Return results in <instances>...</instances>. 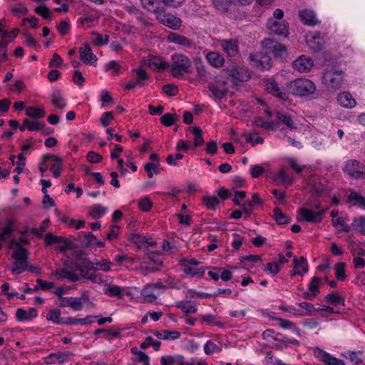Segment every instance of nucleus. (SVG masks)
<instances>
[{"label": "nucleus", "instance_id": "nucleus-1", "mask_svg": "<svg viewBox=\"0 0 365 365\" xmlns=\"http://www.w3.org/2000/svg\"><path fill=\"white\" fill-rule=\"evenodd\" d=\"M344 81V75L342 70L331 68L323 73L322 83L326 88L331 92L341 88Z\"/></svg>", "mask_w": 365, "mask_h": 365}, {"label": "nucleus", "instance_id": "nucleus-2", "mask_svg": "<svg viewBox=\"0 0 365 365\" xmlns=\"http://www.w3.org/2000/svg\"><path fill=\"white\" fill-rule=\"evenodd\" d=\"M288 92L292 95L304 96L312 94L316 90L314 83L307 78H297L287 85Z\"/></svg>", "mask_w": 365, "mask_h": 365}, {"label": "nucleus", "instance_id": "nucleus-3", "mask_svg": "<svg viewBox=\"0 0 365 365\" xmlns=\"http://www.w3.org/2000/svg\"><path fill=\"white\" fill-rule=\"evenodd\" d=\"M192 62L182 53H175L172 56L171 71L174 78H181L184 73L190 72Z\"/></svg>", "mask_w": 365, "mask_h": 365}, {"label": "nucleus", "instance_id": "nucleus-4", "mask_svg": "<svg viewBox=\"0 0 365 365\" xmlns=\"http://www.w3.org/2000/svg\"><path fill=\"white\" fill-rule=\"evenodd\" d=\"M249 58L252 65L260 70L263 71L272 67V58L268 54V51L250 53Z\"/></svg>", "mask_w": 365, "mask_h": 365}, {"label": "nucleus", "instance_id": "nucleus-5", "mask_svg": "<svg viewBox=\"0 0 365 365\" xmlns=\"http://www.w3.org/2000/svg\"><path fill=\"white\" fill-rule=\"evenodd\" d=\"M262 48H266L275 57H284L287 55L286 46L273 38H267L261 42Z\"/></svg>", "mask_w": 365, "mask_h": 365}, {"label": "nucleus", "instance_id": "nucleus-6", "mask_svg": "<svg viewBox=\"0 0 365 365\" xmlns=\"http://www.w3.org/2000/svg\"><path fill=\"white\" fill-rule=\"evenodd\" d=\"M228 77L230 78L232 84L235 86L240 83L247 81L250 78V75L245 68L233 65L231 68L227 70Z\"/></svg>", "mask_w": 365, "mask_h": 365}, {"label": "nucleus", "instance_id": "nucleus-7", "mask_svg": "<svg viewBox=\"0 0 365 365\" xmlns=\"http://www.w3.org/2000/svg\"><path fill=\"white\" fill-rule=\"evenodd\" d=\"M156 19L160 24L173 30H178L182 25L181 19L170 14H166L165 7L158 14Z\"/></svg>", "mask_w": 365, "mask_h": 365}, {"label": "nucleus", "instance_id": "nucleus-8", "mask_svg": "<svg viewBox=\"0 0 365 365\" xmlns=\"http://www.w3.org/2000/svg\"><path fill=\"white\" fill-rule=\"evenodd\" d=\"M267 28L277 36H282L285 38L289 35V24L287 21H277L274 19H269L267 23Z\"/></svg>", "mask_w": 365, "mask_h": 365}, {"label": "nucleus", "instance_id": "nucleus-9", "mask_svg": "<svg viewBox=\"0 0 365 365\" xmlns=\"http://www.w3.org/2000/svg\"><path fill=\"white\" fill-rule=\"evenodd\" d=\"M325 212L326 210L314 212L309 209L302 207L298 210V214L301 216L298 217V221L304 220L312 223L320 222L322 220V215Z\"/></svg>", "mask_w": 365, "mask_h": 365}, {"label": "nucleus", "instance_id": "nucleus-10", "mask_svg": "<svg viewBox=\"0 0 365 365\" xmlns=\"http://www.w3.org/2000/svg\"><path fill=\"white\" fill-rule=\"evenodd\" d=\"M145 63L153 70L159 71H164L170 67L169 63L165 62L160 56L149 55L145 60Z\"/></svg>", "mask_w": 365, "mask_h": 365}, {"label": "nucleus", "instance_id": "nucleus-11", "mask_svg": "<svg viewBox=\"0 0 365 365\" xmlns=\"http://www.w3.org/2000/svg\"><path fill=\"white\" fill-rule=\"evenodd\" d=\"M81 61L86 64L93 65L97 61V57L93 53L91 48L88 42L84 43L83 47L79 48Z\"/></svg>", "mask_w": 365, "mask_h": 365}, {"label": "nucleus", "instance_id": "nucleus-12", "mask_svg": "<svg viewBox=\"0 0 365 365\" xmlns=\"http://www.w3.org/2000/svg\"><path fill=\"white\" fill-rule=\"evenodd\" d=\"M359 163L357 160H349L344 168V171L351 177L360 178L363 177L364 173L359 170Z\"/></svg>", "mask_w": 365, "mask_h": 365}, {"label": "nucleus", "instance_id": "nucleus-13", "mask_svg": "<svg viewBox=\"0 0 365 365\" xmlns=\"http://www.w3.org/2000/svg\"><path fill=\"white\" fill-rule=\"evenodd\" d=\"M293 66L300 72L309 71L313 66V61L312 58H305L304 56H302L293 62Z\"/></svg>", "mask_w": 365, "mask_h": 365}, {"label": "nucleus", "instance_id": "nucleus-14", "mask_svg": "<svg viewBox=\"0 0 365 365\" xmlns=\"http://www.w3.org/2000/svg\"><path fill=\"white\" fill-rule=\"evenodd\" d=\"M71 356H73V354L69 351L52 353L46 358V363L51 364L58 361L60 364H63L68 361Z\"/></svg>", "mask_w": 365, "mask_h": 365}, {"label": "nucleus", "instance_id": "nucleus-15", "mask_svg": "<svg viewBox=\"0 0 365 365\" xmlns=\"http://www.w3.org/2000/svg\"><path fill=\"white\" fill-rule=\"evenodd\" d=\"M337 101L340 106L346 108H351L355 106L356 101L349 92H341L338 95Z\"/></svg>", "mask_w": 365, "mask_h": 365}, {"label": "nucleus", "instance_id": "nucleus-16", "mask_svg": "<svg viewBox=\"0 0 365 365\" xmlns=\"http://www.w3.org/2000/svg\"><path fill=\"white\" fill-rule=\"evenodd\" d=\"M267 90L269 93L278 97L283 101L288 99V95L286 93L281 91L277 83L274 81L268 82L267 84Z\"/></svg>", "mask_w": 365, "mask_h": 365}, {"label": "nucleus", "instance_id": "nucleus-17", "mask_svg": "<svg viewBox=\"0 0 365 365\" xmlns=\"http://www.w3.org/2000/svg\"><path fill=\"white\" fill-rule=\"evenodd\" d=\"M141 4L144 9L156 14V16L165 7L160 5V0H141Z\"/></svg>", "mask_w": 365, "mask_h": 365}, {"label": "nucleus", "instance_id": "nucleus-18", "mask_svg": "<svg viewBox=\"0 0 365 365\" xmlns=\"http://www.w3.org/2000/svg\"><path fill=\"white\" fill-rule=\"evenodd\" d=\"M299 17L301 21L307 25L314 26L318 22L316 15L314 11L304 10L299 12Z\"/></svg>", "mask_w": 365, "mask_h": 365}, {"label": "nucleus", "instance_id": "nucleus-19", "mask_svg": "<svg viewBox=\"0 0 365 365\" xmlns=\"http://www.w3.org/2000/svg\"><path fill=\"white\" fill-rule=\"evenodd\" d=\"M221 46L230 56H234L238 53L237 41L235 40H224L221 42Z\"/></svg>", "mask_w": 365, "mask_h": 365}, {"label": "nucleus", "instance_id": "nucleus-20", "mask_svg": "<svg viewBox=\"0 0 365 365\" xmlns=\"http://www.w3.org/2000/svg\"><path fill=\"white\" fill-rule=\"evenodd\" d=\"M206 58L210 64L215 68L221 67L225 62L223 56L217 52H209Z\"/></svg>", "mask_w": 365, "mask_h": 365}, {"label": "nucleus", "instance_id": "nucleus-21", "mask_svg": "<svg viewBox=\"0 0 365 365\" xmlns=\"http://www.w3.org/2000/svg\"><path fill=\"white\" fill-rule=\"evenodd\" d=\"M273 212L274 215L272 217L277 225H287L291 221V219L285 214H284L278 207H275L273 210Z\"/></svg>", "mask_w": 365, "mask_h": 365}, {"label": "nucleus", "instance_id": "nucleus-22", "mask_svg": "<svg viewBox=\"0 0 365 365\" xmlns=\"http://www.w3.org/2000/svg\"><path fill=\"white\" fill-rule=\"evenodd\" d=\"M202 200L206 208L210 210H215L220 202L216 196L205 195L202 197Z\"/></svg>", "mask_w": 365, "mask_h": 365}, {"label": "nucleus", "instance_id": "nucleus-23", "mask_svg": "<svg viewBox=\"0 0 365 365\" xmlns=\"http://www.w3.org/2000/svg\"><path fill=\"white\" fill-rule=\"evenodd\" d=\"M207 88L212 95L218 99H222L225 97L228 92L227 88H223V86L219 87L218 85H214V83H210Z\"/></svg>", "mask_w": 365, "mask_h": 365}, {"label": "nucleus", "instance_id": "nucleus-24", "mask_svg": "<svg viewBox=\"0 0 365 365\" xmlns=\"http://www.w3.org/2000/svg\"><path fill=\"white\" fill-rule=\"evenodd\" d=\"M154 335L158 337V339H177L180 338V333L176 331H169V330H164L163 332L160 331H155L154 332Z\"/></svg>", "mask_w": 365, "mask_h": 365}, {"label": "nucleus", "instance_id": "nucleus-25", "mask_svg": "<svg viewBox=\"0 0 365 365\" xmlns=\"http://www.w3.org/2000/svg\"><path fill=\"white\" fill-rule=\"evenodd\" d=\"M78 238L81 242V246L85 247H88L94 244V241L96 240L95 235L91 232L81 233L78 235Z\"/></svg>", "mask_w": 365, "mask_h": 365}, {"label": "nucleus", "instance_id": "nucleus-26", "mask_svg": "<svg viewBox=\"0 0 365 365\" xmlns=\"http://www.w3.org/2000/svg\"><path fill=\"white\" fill-rule=\"evenodd\" d=\"M46 319L57 324H66L67 323L66 319L61 318V310L58 309L51 310L46 315Z\"/></svg>", "mask_w": 365, "mask_h": 365}, {"label": "nucleus", "instance_id": "nucleus-27", "mask_svg": "<svg viewBox=\"0 0 365 365\" xmlns=\"http://www.w3.org/2000/svg\"><path fill=\"white\" fill-rule=\"evenodd\" d=\"M276 117L282 124L285 125L289 129L294 130L297 128L290 115L278 111L276 113Z\"/></svg>", "mask_w": 365, "mask_h": 365}, {"label": "nucleus", "instance_id": "nucleus-28", "mask_svg": "<svg viewBox=\"0 0 365 365\" xmlns=\"http://www.w3.org/2000/svg\"><path fill=\"white\" fill-rule=\"evenodd\" d=\"M132 73H135L137 75V78L135 80L136 83L140 86H144L145 81L148 80V75L145 71L141 68H133L131 71Z\"/></svg>", "mask_w": 365, "mask_h": 365}, {"label": "nucleus", "instance_id": "nucleus-29", "mask_svg": "<svg viewBox=\"0 0 365 365\" xmlns=\"http://www.w3.org/2000/svg\"><path fill=\"white\" fill-rule=\"evenodd\" d=\"M26 115L34 119H38L43 118L46 113L43 108L30 106L26 108Z\"/></svg>", "mask_w": 365, "mask_h": 365}, {"label": "nucleus", "instance_id": "nucleus-30", "mask_svg": "<svg viewBox=\"0 0 365 365\" xmlns=\"http://www.w3.org/2000/svg\"><path fill=\"white\" fill-rule=\"evenodd\" d=\"M169 39L177 44L185 46L190 47L191 46L190 41L185 36L175 34L171 33L169 35Z\"/></svg>", "mask_w": 365, "mask_h": 365}, {"label": "nucleus", "instance_id": "nucleus-31", "mask_svg": "<svg viewBox=\"0 0 365 365\" xmlns=\"http://www.w3.org/2000/svg\"><path fill=\"white\" fill-rule=\"evenodd\" d=\"M154 289L150 284H147L142 290V295L146 302H155L158 297L154 294Z\"/></svg>", "mask_w": 365, "mask_h": 365}, {"label": "nucleus", "instance_id": "nucleus-32", "mask_svg": "<svg viewBox=\"0 0 365 365\" xmlns=\"http://www.w3.org/2000/svg\"><path fill=\"white\" fill-rule=\"evenodd\" d=\"M97 316H87L83 319H76L74 317H68L66 319V324H82L86 325L93 322V319L97 318Z\"/></svg>", "mask_w": 365, "mask_h": 365}, {"label": "nucleus", "instance_id": "nucleus-33", "mask_svg": "<svg viewBox=\"0 0 365 365\" xmlns=\"http://www.w3.org/2000/svg\"><path fill=\"white\" fill-rule=\"evenodd\" d=\"M52 104L58 109H63L66 106L65 100L59 91H54L52 94Z\"/></svg>", "mask_w": 365, "mask_h": 365}, {"label": "nucleus", "instance_id": "nucleus-34", "mask_svg": "<svg viewBox=\"0 0 365 365\" xmlns=\"http://www.w3.org/2000/svg\"><path fill=\"white\" fill-rule=\"evenodd\" d=\"M189 130L194 134L195 138L193 140L194 145L195 147H200L205 143L204 138L202 136V131L199 127L190 128Z\"/></svg>", "mask_w": 365, "mask_h": 365}, {"label": "nucleus", "instance_id": "nucleus-35", "mask_svg": "<svg viewBox=\"0 0 365 365\" xmlns=\"http://www.w3.org/2000/svg\"><path fill=\"white\" fill-rule=\"evenodd\" d=\"M107 209L101 205H94L91 207L89 214L93 219L101 218L106 212Z\"/></svg>", "mask_w": 365, "mask_h": 365}, {"label": "nucleus", "instance_id": "nucleus-36", "mask_svg": "<svg viewBox=\"0 0 365 365\" xmlns=\"http://www.w3.org/2000/svg\"><path fill=\"white\" fill-rule=\"evenodd\" d=\"M144 169L148 176L150 178H152L153 177V174H159L160 170L163 168H160L158 165H155L153 163H148L144 165Z\"/></svg>", "mask_w": 365, "mask_h": 365}, {"label": "nucleus", "instance_id": "nucleus-37", "mask_svg": "<svg viewBox=\"0 0 365 365\" xmlns=\"http://www.w3.org/2000/svg\"><path fill=\"white\" fill-rule=\"evenodd\" d=\"M34 11L46 20H51L53 16L52 11L46 6H38Z\"/></svg>", "mask_w": 365, "mask_h": 365}, {"label": "nucleus", "instance_id": "nucleus-38", "mask_svg": "<svg viewBox=\"0 0 365 365\" xmlns=\"http://www.w3.org/2000/svg\"><path fill=\"white\" fill-rule=\"evenodd\" d=\"M299 267L302 268L303 273L308 272L309 268L306 258L304 257H300L299 258L294 257L293 259V267L294 269H298Z\"/></svg>", "mask_w": 365, "mask_h": 365}, {"label": "nucleus", "instance_id": "nucleus-39", "mask_svg": "<svg viewBox=\"0 0 365 365\" xmlns=\"http://www.w3.org/2000/svg\"><path fill=\"white\" fill-rule=\"evenodd\" d=\"M274 180L280 182L284 185H289L292 184L294 179L292 177L287 175L284 169H281L277 176L274 178Z\"/></svg>", "mask_w": 365, "mask_h": 365}, {"label": "nucleus", "instance_id": "nucleus-40", "mask_svg": "<svg viewBox=\"0 0 365 365\" xmlns=\"http://www.w3.org/2000/svg\"><path fill=\"white\" fill-rule=\"evenodd\" d=\"M178 120L177 115H173L170 113H165L160 118V122L165 126H171Z\"/></svg>", "mask_w": 365, "mask_h": 365}, {"label": "nucleus", "instance_id": "nucleus-41", "mask_svg": "<svg viewBox=\"0 0 365 365\" xmlns=\"http://www.w3.org/2000/svg\"><path fill=\"white\" fill-rule=\"evenodd\" d=\"M332 225L342 232H349L351 230V227L345 223L344 218L341 217L332 220Z\"/></svg>", "mask_w": 365, "mask_h": 365}, {"label": "nucleus", "instance_id": "nucleus-42", "mask_svg": "<svg viewBox=\"0 0 365 365\" xmlns=\"http://www.w3.org/2000/svg\"><path fill=\"white\" fill-rule=\"evenodd\" d=\"M326 299L329 303L334 306L344 304V299L337 293L329 294L326 297Z\"/></svg>", "mask_w": 365, "mask_h": 365}, {"label": "nucleus", "instance_id": "nucleus-43", "mask_svg": "<svg viewBox=\"0 0 365 365\" xmlns=\"http://www.w3.org/2000/svg\"><path fill=\"white\" fill-rule=\"evenodd\" d=\"M14 267L11 269V272L20 274L28 268V259L16 260L14 262Z\"/></svg>", "mask_w": 365, "mask_h": 365}, {"label": "nucleus", "instance_id": "nucleus-44", "mask_svg": "<svg viewBox=\"0 0 365 365\" xmlns=\"http://www.w3.org/2000/svg\"><path fill=\"white\" fill-rule=\"evenodd\" d=\"M349 202L355 201L354 205H358L361 207H365V198L357 192H351L348 196Z\"/></svg>", "mask_w": 365, "mask_h": 365}, {"label": "nucleus", "instance_id": "nucleus-45", "mask_svg": "<svg viewBox=\"0 0 365 365\" xmlns=\"http://www.w3.org/2000/svg\"><path fill=\"white\" fill-rule=\"evenodd\" d=\"M104 292L110 297H117L119 299L123 296L121 288L117 285L109 286Z\"/></svg>", "mask_w": 365, "mask_h": 365}, {"label": "nucleus", "instance_id": "nucleus-46", "mask_svg": "<svg viewBox=\"0 0 365 365\" xmlns=\"http://www.w3.org/2000/svg\"><path fill=\"white\" fill-rule=\"evenodd\" d=\"M345 263L344 262H338L335 265V276L336 278L339 281H343L346 279L345 274Z\"/></svg>", "mask_w": 365, "mask_h": 365}, {"label": "nucleus", "instance_id": "nucleus-47", "mask_svg": "<svg viewBox=\"0 0 365 365\" xmlns=\"http://www.w3.org/2000/svg\"><path fill=\"white\" fill-rule=\"evenodd\" d=\"M351 227L354 230L359 232L361 234H365V217H360L359 219L354 220Z\"/></svg>", "mask_w": 365, "mask_h": 365}, {"label": "nucleus", "instance_id": "nucleus-48", "mask_svg": "<svg viewBox=\"0 0 365 365\" xmlns=\"http://www.w3.org/2000/svg\"><path fill=\"white\" fill-rule=\"evenodd\" d=\"M29 252L26 248L22 246L20 248L16 249V251L11 254L12 258L16 260L28 259Z\"/></svg>", "mask_w": 365, "mask_h": 365}, {"label": "nucleus", "instance_id": "nucleus-49", "mask_svg": "<svg viewBox=\"0 0 365 365\" xmlns=\"http://www.w3.org/2000/svg\"><path fill=\"white\" fill-rule=\"evenodd\" d=\"M233 0H213V4L217 9L222 11H227L229 6Z\"/></svg>", "mask_w": 365, "mask_h": 365}, {"label": "nucleus", "instance_id": "nucleus-50", "mask_svg": "<svg viewBox=\"0 0 365 365\" xmlns=\"http://www.w3.org/2000/svg\"><path fill=\"white\" fill-rule=\"evenodd\" d=\"M220 351L221 347L210 340L207 341L204 346V351L207 355H210L214 352H219Z\"/></svg>", "mask_w": 365, "mask_h": 365}, {"label": "nucleus", "instance_id": "nucleus-51", "mask_svg": "<svg viewBox=\"0 0 365 365\" xmlns=\"http://www.w3.org/2000/svg\"><path fill=\"white\" fill-rule=\"evenodd\" d=\"M86 255V252L82 250L76 252L75 254L76 261L85 265L86 267H87L89 265H93L94 263L91 262L88 258L84 257Z\"/></svg>", "mask_w": 365, "mask_h": 365}, {"label": "nucleus", "instance_id": "nucleus-52", "mask_svg": "<svg viewBox=\"0 0 365 365\" xmlns=\"http://www.w3.org/2000/svg\"><path fill=\"white\" fill-rule=\"evenodd\" d=\"M254 123L257 126L265 128L267 130H274L277 125L275 123L264 122L262 120V118L260 117H258L257 119H255Z\"/></svg>", "mask_w": 365, "mask_h": 365}, {"label": "nucleus", "instance_id": "nucleus-53", "mask_svg": "<svg viewBox=\"0 0 365 365\" xmlns=\"http://www.w3.org/2000/svg\"><path fill=\"white\" fill-rule=\"evenodd\" d=\"M163 91L168 96H174L178 92V87L175 84H165L163 86Z\"/></svg>", "mask_w": 365, "mask_h": 365}, {"label": "nucleus", "instance_id": "nucleus-54", "mask_svg": "<svg viewBox=\"0 0 365 365\" xmlns=\"http://www.w3.org/2000/svg\"><path fill=\"white\" fill-rule=\"evenodd\" d=\"M321 283V279L319 277H314L312 278V280L309 284V291L315 294L317 296L319 293V284Z\"/></svg>", "mask_w": 365, "mask_h": 365}, {"label": "nucleus", "instance_id": "nucleus-55", "mask_svg": "<svg viewBox=\"0 0 365 365\" xmlns=\"http://www.w3.org/2000/svg\"><path fill=\"white\" fill-rule=\"evenodd\" d=\"M49 222H50V220L48 218H47L43 222V225L41 226H40V227L38 229L32 228L30 230V231L33 234H34L36 236H37L38 237H42V236H43L42 233L46 230L47 226Z\"/></svg>", "mask_w": 365, "mask_h": 365}, {"label": "nucleus", "instance_id": "nucleus-56", "mask_svg": "<svg viewBox=\"0 0 365 365\" xmlns=\"http://www.w3.org/2000/svg\"><path fill=\"white\" fill-rule=\"evenodd\" d=\"M146 341L148 342V344H145V342H143L140 344V348L145 349L148 348L149 346H153L155 350L158 351L160 348L161 343L160 341H154L153 339L151 336H148L146 338Z\"/></svg>", "mask_w": 365, "mask_h": 365}, {"label": "nucleus", "instance_id": "nucleus-57", "mask_svg": "<svg viewBox=\"0 0 365 365\" xmlns=\"http://www.w3.org/2000/svg\"><path fill=\"white\" fill-rule=\"evenodd\" d=\"M93 35L96 36V39L94 40V43L97 46H103L106 45L108 43L109 37L108 35L103 36L98 33H93Z\"/></svg>", "mask_w": 365, "mask_h": 365}, {"label": "nucleus", "instance_id": "nucleus-58", "mask_svg": "<svg viewBox=\"0 0 365 365\" xmlns=\"http://www.w3.org/2000/svg\"><path fill=\"white\" fill-rule=\"evenodd\" d=\"M153 203L148 197H144L138 202L140 209L144 212L149 211L152 207Z\"/></svg>", "mask_w": 365, "mask_h": 365}, {"label": "nucleus", "instance_id": "nucleus-59", "mask_svg": "<svg viewBox=\"0 0 365 365\" xmlns=\"http://www.w3.org/2000/svg\"><path fill=\"white\" fill-rule=\"evenodd\" d=\"M160 252L157 251V252H151V251H148L147 253H146V255H147V258L150 260L152 262H153L156 265H162L163 264V262L162 261H160L158 259V256L160 255Z\"/></svg>", "mask_w": 365, "mask_h": 365}, {"label": "nucleus", "instance_id": "nucleus-60", "mask_svg": "<svg viewBox=\"0 0 365 365\" xmlns=\"http://www.w3.org/2000/svg\"><path fill=\"white\" fill-rule=\"evenodd\" d=\"M87 160L91 163H98L102 161L103 157L93 151H89L87 154Z\"/></svg>", "mask_w": 365, "mask_h": 365}, {"label": "nucleus", "instance_id": "nucleus-61", "mask_svg": "<svg viewBox=\"0 0 365 365\" xmlns=\"http://www.w3.org/2000/svg\"><path fill=\"white\" fill-rule=\"evenodd\" d=\"M177 307L180 309L182 311H183L186 314L195 313L197 312V307L195 305H190V306L187 307L184 304L183 302H178Z\"/></svg>", "mask_w": 365, "mask_h": 365}, {"label": "nucleus", "instance_id": "nucleus-62", "mask_svg": "<svg viewBox=\"0 0 365 365\" xmlns=\"http://www.w3.org/2000/svg\"><path fill=\"white\" fill-rule=\"evenodd\" d=\"M324 191V187L320 183H314L310 188L311 194L317 197L321 196Z\"/></svg>", "mask_w": 365, "mask_h": 365}, {"label": "nucleus", "instance_id": "nucleus-63", "mask_svg": "<svg viewBox=\"0 0 365 365\" xmlns=\"http://www.w3.org/2000/svg\"><path fill=\"white\" fill-rule=\"evenodd\" d=\"M217 143L215 140L207 142L205 147V151L210 155H215L217 153Z\"/></svg>", "mask_w": 365, "mask_h": 365}, {"label": "nucleus", "instance_id": "nucleus-64", "mask_svg": "<svg viewBox=\"0 0 365 365\" xmlns=\"http://www.w3.org/2000/svg\"><path fill=\"white\" fill-rule=\"evenodd\" d=\"M307 42L309 47L315 52L322 49V46L319 41H317L316 36H313L311 39L307 40Z\"/></svg>", "mask_w": 365, "mask_h": 365}]
</instances>
